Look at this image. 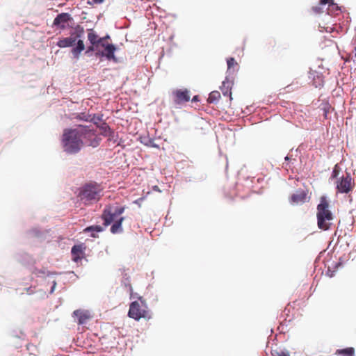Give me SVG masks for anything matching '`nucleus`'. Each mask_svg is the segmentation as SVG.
I'll return each mask as SVG.
<instances>
[{
  "instance_id": "f257e3e1",
  "label": "nucleus",
  "mask_w": 356,
  "mask_h": 356,
  "mask_svg": "<svg viewBox=\"0 0 356 356\" xmlns=\"http://www.w3.org/2000/svg\"><path fill=\"white\" fill-rule=\"evenodd\" d=\"M118 49L115 44L103 41V38L90 28V54L94 53L97 57L118 63L119 58L115 54Z\"/></svg>"
},
{
  "instance_id": "f03ea898",
  "label": "nucleus",
  "mask_w": 356,
  "mask_h": 356,
  "mask_svg": "<svg viewBox=\"0 0 356 356\" xmlns=\"http://www.w3.org/2000/svg\"><path fill=\"white\" fill-rule=\"evenodd\" d=\"M317 225L320 229L327 231L332 225L331 220L334 219V214L329 209L327 197L323 195L320 198V202L317 205L316 212Z\"/></svg>"
},
{
  "instance_id": "7ed1b4c3",
  "label": "nucleus",
  "mask_w": 356,
  "mask_h": 356,
  "mask_svg": "<svg viewBox=\"0 0 356 356\" xmlns=\"http://www.w3.org/2000/svg\"><path fill=\"white\" fill-rule=\"evenodd\" d=\"M83 34V29L80 26H77L71 33V35L63 38L57 42V45L60 48L72 47L77 41L76 47L72 49V53L74 58H78L80 53L84 50L85 45L83 40L79 39Z\"/></svg>"
},
{
  "instance_id": "20e7f679",
  "label": "nucleus",
  "mask_w": 356,
  "mask_h": 356,
  "mask_svg": "<svg viewBox=\"0 0 356 356\" xmlns=\"http://www.w3.org/2000/svg\"><path fill=\"white\" fill-rule=\"evenodd\" d=\"M62 141L65 152L71 154L79 152L83 146L81 131L78 129H65Z\"/></svg>"
},
{
  "instance_id": "39448f33",
  "label": "nucleus",
  "mask_w": 356,
  "mask_h": 356,
  "mask_svg": "<svg viewBox=\"0 0 356 356\" xmlns=\"http://www.w3.org/2000/svg\"><path fill=\"white\" fill-rule=\"evenodd\" d=\"M126 206L116 207L113 209L111 204L106 205L101 214V219L103 221V225L104 227L109 226L114 220L121 216L126 209Z\"/></svg>"
},
{
  "instance_id": "423d86ee",
  "label": "nucleus",
  "mask_w": 356,
  "mask_h": 356,
  "mask_svg": "<svg viewBox=\"0 0 356 356\" xmlns=\"http://www.w3.org/2000/svg\"><path fill=\"white\" fill-rule=\"evenodd\" d=\"M103 117L104 115L102 113H90V136L95 132H99L100 134L109 126Z\"/></svg>"
},
{
  "instance_id": "0eeeda50",
  "label": "nucleus",
  "mask_w": 356,
  "mask_h": 356,
  "mask_svg": "<svg viewBox=\"0 0 356 356\" xmlns=\"http://www.w3.org/2000/svg\"><path fill=\"white\" fill-rule=\"evenodd\" d=\"M147 311L145 309H141L140 303L137 300L132 301L129 305V309L127 316L138 321L141 318H146Z\"/></svg>"
},
{
  "instance_id": "6e6552de",
  "label": "nucleus",
  "mask_w": 356,
  "mask_h": 356,
  "mask_svg": "<svg viewBox=\"0 0 356 356\" xmlns=\"http://www.w3.org/2000/svg\"><path fill=\"white\" fill-rule=\"evenodd\" d=\"M352 177L349 172L346 176H342L337 181L336 189L339 193H348L352 191L353 186L351 184Z\"/></svg>"
},
{
  "instance_id": "1a4fd4ad",
  "label": "nucleus",
  "mask_w": 356,
  "mask_h": 356,
  "mask_svg": "<svg viewBox=\"0 0 356 356\" xmlns=\"http://www.w3.org/2000/svg\"><path fill=\"white\" fill-rule=\"evenodd\" d=\"M74 24V19L69 13H63L58 14L54 20L53 25L60 30L72 27Z\"/></svg>"
},
{
  "instance_id": "9d476101",
  "label": "nucleus",
  "mask_w": 356,
  "mask_h": 356,
  "mask_svg": "<svg viewBox=\"0 0 356 356\" xmlns=\"http://www.w3.org/2000/svg\"><path fill=\"white\" fill-rule=\"evenodd\" d=\"M190 90L187 88L176 89L172 91L174 97L173 102L175 104L179 105L190 101L191 95Z\"/></svg>"
},
{
  "instance_id": "9b49d317",
  "label": "nucleus",
  "mask_w": 356,
  "mask_h": 356,
  "mask_svg": "<svg viewBox=\"0 0 356 356\" xmlns=\"http://www.w3.org/2000/svg\"><path fill=\"white\" fill-rule=\"evenodd\" d=\"M309 197H307V193L302 189H298L295 193H293L289 197V202L293 205H301L308 202Z\"/></svg>"
},
{
  "instance_id": "f8f14e48",
  "label": "nucleus",
  "mask_w": 356,
  "mask_h": 356,
  "mask_svg": "<svg viewBox=\"0 0 356 356\" xmlns=\"http://www.w3.org/2000/svg\"><path fill=\"white\" fill-rule=\"evenodd\" d=\"M103 186L96 181H90V204L92 201L97 202L103 195Z\"/></svg>"
},
{
  "instance_id": "ddd939ff",
  "label": "nucleus",
  "mask_w": 356,
  "mask_h": 356,
  "mask_svg": "<svg viewBox=\"0 0 356 356\" xmlns=\"http://www.w3.org/2000/svg\"><path fill=\"white\" fill-rule=\"evenodd\" d=\"M233 86L234 77H229V76H226L225 80L222 83V86L220 87L222 95L224 96H228L230 102L233 99L232 95V89Z\"/></svg>"
},
{
  "instance_id": "4468645a",
  "label": "nucleus",
  "mask_w": 356,
  "mask_h": 356,
  "mask_svg": "<svg viewBox=\"0 0 356 356\" xmlns=\"http://www.w3.org/2000/svg\"><path fill=\"white\" fill-rule=\"evenodd\" d=\"M100 134L107 138L108 142H112L113 143H117L118 145H121L122 139L119 140V135L115 133L110 126L107 127L105 129L100 133Z\"/></svg>"
},
{
  "instance_id": "2eb2a0df",
  "label": "nucleus",
  "mask_w": 356,
  "mask_h": 356,
  "mask_svg": "<svg viewBox=\"0 0 356 356\" xmlns=\"http://www.w3.org/2000/svg\"><path fill=\"white\" fill-rule=\"evenodd\" d=\"M327 5V14L330 15H337L341 12L340 7L334 0H320V6Z\"/></svg>"
},
{
  "instance_id": "dca6fc26",
  "label": "nucleus",
  "mask_w": 356,
  "mask_h": 356,
  "mask_svg": "<svg viewBox=\"0 0 356 356\" xmlns=\"http://www.w3.org/2000/svg\"><path fill=\"white\" fill-rule=\"evenodd\" d=\"M309 78L313 81L315 88H321L324 86L323 76L321 71L313 70L310 68Z\"/></svg>"
},
{
  "instance_id": "f3484780",
  "label": "nucleus",
  "mask_w": 356,
  "mask_h": 356,
  "mask_svg": "<svg viewBox=\"0 0 356 356\" xmlns=\"http://www.w3.org/2000/svg\"><path fill=\"white\" fill-rule=\"evenodd\" d=\"M72 260L78 262L81 259L83 255V248L81 245H77L72 247L71 250Z\"/></svg>"
},
{
  "instance_id": "a211bd4d",
  "label": "nucleus",
  "mask_w": 356,
  "mask_h": 356,
  "mask_svg": "<svg viewBox=\"0 0 356 356\" xmlns=\"http://www.w3.org/2000/svg\"><path fill=\"white\" fill-rule=\"evenodd\" d=\"M140 142L147 147L159 148V145L154 143V140L149 136H140Z\"/></svg>"
},
{
  "instance_id": "6ab92c4d",
  "label": "nucleus",
  "mask_w": 356,
  "mask_h": 356,
  "mask_svg": "<svg viewBox=\"0 0 356 356\" xmlns=\"http://www.w3.org/2000/svg\"><path fill=\"white\" fill-rule=\"evenodd\" d=\"M102 136L99 132L92 134V136H90V147L94 148L98 147L102 140Z\"/></svg>"
},
{
  "instance_id": "aec40b11",
  "label": "nucleus",
  "mask_w": 356,
  "mask_h": 356,
  "mask_svg": "<svg viewBox=\"0 0 356 356\" xmlns=\"http://www.w3.org/2000/svg\"><path fill=\"white\" fill-rule=\"evenodd\" d=\"M110 232L113 234H122L124 232L123 227L120 222H117L115 220L110 225Z\"/></svg>"
},
{
  "instance_id": "412c9836",
  "label": "nucleus",
  "mask_w": 356,
  "mask_h": 356,
  "mask_svg": "<svg viewBox=\"0 0 356 356\" xmlns=\"http://www.w3.org/2000/svg\"><path fill=\"white\" fill-rule=\"evenodd\" d=\"M74 315L78 318L79 324L86 323L89 318L88 315L81 310H75L74 312Z\"/></svg>"
},
{
  "instance_id": "4be33fe9",
  "label": "nucleus",
  "mask_w": 356,
  "mask_h": 356,
  "mask_svg": "<svg viewBox=\"0 0 356 356\" xmlns=\"http://www.w3.org/2000/svg\"><path fill=\"white\" fill-rule=\"evenodd\" d=\"M336 354L342 356H355V348L353 347H347L345 348L337 349Z\"/></svg>"
},
{
  "instance_id": "5701e85b",
  "label": "nucleus",
  "mask_w": 356,
  "mask_h": 356,
  "mask_svg": "<svg viewBox=\"0 0 356 356\" xmlns=\"http://www.w3.org/2000/svg\"><path fill=\"white\" fill-rule=\"evenodd\" d=\"M237 64L234 58L229 57L227 58V69L226 71V76H229V77H233L232 74L234 72V70H232V67Z\"/></svg>"
},
{
  "instance_id": "b1692460",
  "label": "nucleus",
  "mask_w": 356,
  "mask_h": 356,
  "mask_svg": "<svg viewBox=\"0 0 356 356\" xmlns=\"http://www.w3.org/2000/svg\"><path fill=\"white\" fill-rule=\"evenodd\" d=\"M79 197L81 200H85V204L89 201V185L86 184L83 188L79 192Z\"/></svg>"
},
{
  "instance_id": "393cba45",
  "label": "nucleus",
  "mask_w": 356,
  "mask_h": 356,
  "mask_svg": "<svg viewBox=\"0 0 356 356\" xmlns=\"http://www.w3.org/2000/svg\"><path fill=\"white\" fill-rule=\"evenodd\" d=\"M220 98V92L217 90H213L209 93L207 102L210 104H216L218 102Z\"/></svg>"
},
{
  "instance_id": "a878e982",
  "label": "nucleus",
  "mask_w": 356,
  "mask_h": 356,
  "mask_svg": "<svg viewBox=\"0 0 356 356\" xmlns=\"http://www.w3.org/2000/svg\"><path fill=\"white\" fill-rule=\"evenodd\" d=\"M106 227L102 225H90V237L95 238L96 233L102 232Z\"/></svg>"
},
{
  "instance_id": "bb28decb",
  "label": "nucleus",
  "mask_w": 356,
  "mask_h": 356,
  "mask_svg": "<svg viewBox=\"0 0 356 356\" xmlns=\"http://www.w3.org/2000/svg\"><path fill=\"white\" fill-rule=\"evenodd\" d=\"M122 285L124 287L127 288L129 291L132 293L133 288L131 284L130 277L127 275V273H124L122 280Z\"/></svg>"
},
{
  "instance_id": "cd10ccee",
  "label": "nucleus",
  "mask_w": 356,
  "mask_h": 356,
  "mask_svg": "<svg viewBox=\"0 0 356 356\" xmlns=\"http://www.w3.org/2000/svg\"><path fill=\"white\" fill-rule=\"evenodd\" d=\"M321 106H322V107L321 108V109L323 112L324 118L327 119L328 118L327 115H328V113L331 108V106L328 103L322 104Z\"/></svg>"
},
{
  "instance_id": "c85d7f7f",
  "label": "nucleus",
  "mask_w": 356,
  "mask_h": 356,
  "mask_svg": "<svg viewBox=\"0 0 356 356\" xmlns=\"http://www.w3.org/2000/svg\"><path fill=\"white\" fill-rule=\"evenodd\" d=\"M337 269L332 270L331 267H328L326 271V275L329 277H333L335 275Z\"/></svg>"
},
{
  "instance_id": "c756f323",
  "label": "nucleus",
  "mask_w": 356,
  "mask_h": 356,
  "mask_svg": "<svg viewBox=\"0 0 356 356\" xmlns=\"http://www.w3.org/2000/svg\"><path fill=\"white\" fill-rule=\"evenodd\" d=\"M343 265V260H342V257H340L338 262H334L333 264V268L334 269L337 270L339 268L342 267Z\"/></svg>"
},
{
  "instance_id": "7c9ffc66",
  "label": "nucleus",
  "mask_w": 356,
  "mask_h": 356,
  "mask_svg": "<svg viewBox=\"0 0 356 356\" xmlns=\"http://www.w3.org/2000/svg\"><path fill=\"white\" fill-rule=\"evenodd\" d=\"M322 6H320V4H319L318 6H313L312 9L313 12L316 14L321 13L323 12Z\"/></svg>"
},
{
  "instance_id": "2f4dec72",
  "label": "nucleus",
  "mask_w": 356,
  "mask_h": 356,
  "mask_svg": "<svg viewBox=\"0 0 356 356\" xmlns=\"http://www.w3.org/2000/svg\"><path fill=\"white\" fill-rule=\"evenodd\" d=\"M206 179V175L201 173L198 176H195L193 177V179L197 181H202Z\"/></svg>"
},
{
  "instance_id": "473e14b6",
  "label": "nucleus",
  "mask_w": 356,
  "mask_h": 356,
  "mask_svg": "<svg viewBox=\"0 0 356 356\" xmlns=\"http://www.w3.org/2000/svg\"><path fill=\"white\" fill-rule=\"evenodd\" d=\"M277 356H290L289 352L286 350H282L280 352H276Z\"/></svg>"
},
{
  "instance_id": "72a5a7b5",
  "label": "nucleus",
  "mask_w": 356,
  "mask_h": 356,
  "mask_svg": "<svg viewBox=\"0 0 356 356\" xmlns=\"http://www.w3.org/2000/svg\"><path fill=\"white\" fill-rule=\"evenodd\" d=\"M145 197H141L133 202L134 204H137L139 207L141 206L142 202L144 201Z\"/></svg>"
},
{
  "instance_id": "f704fd0d",
  "label": "nucleus",
  "mask_w": 356,
  "mask_h": 356,
  "mask_svg": "<svg viewBox=\"0 0 356 356\" xmlns=\"http://www.w3.org/2000/svg\"><path fill=\"white\" fill-rule=\"evenodd\" d=\"M338 166L337 165H336L334 166V168H333V170L332 172V178H337V177L338 176V172L337 171V169Z\"/></svg>"
},
{
  "instance_id": "c9c22d12",
  "label": "nucleus",
  "mask_w": 356,
  "mask_h": 356,
  "mask_svg": "<svg viewBox=\"0 0 356 356\" xmlns=\"http://www.w3.org/2000/svg\"><path fill=\"white\" fill-rule=\"evenodd\" d=\"M125 220V217L124 216H120L118 217H117L115 220L117 222H120V224H121L122 225V223L124 222V220Z\"/></svg>"
},
{
  "instance_id": "e433bc0d",
  "label": "nucleus",
  "mask_w": 356,
  "mask_h": 356,
  "mask_svg": "<svg viewBox=\"0 0 356 356\" xmlns=\"http://www.w3.org/2000/svg\"><path fill=\"white\" fill-rule=\"evenodd\" d=\"M137 298L140 300L142 306H143L145 308L147 307L146 301L143 299V298L142 296H138Z\"/></svg>"
},
{
  "instance_id": "4c0bfd02",
  "label": "nucleus",
  "mask_w": 356,
  "mask_h": 356,
  "mask_svg": "<svg viewBox=\"0 0 356 356\" xmlns=\"http://www.w3.org/2000/svg\"><path fill=\"white\" fill-rule=\"evenodd\" d=\"M105 0H92V2L90 1V5L92 3L94 4H101Z\"/></svg>"
},
{
  "instance_id": "58836bf2",
  "label": "nucleus",
  "mask_w": 356,
  "mask_h": 356,
  "mask_svg": "<svg viewBox=\"0 0 356 356\" xmlns=\"http://www.w3.org/2000/svg\"><path fill=\"white\" fill-rule=\"evenodd\" d=\"M200 97L199 95H194L191 99L192 102H200Z\"/></svg>"
},
{
  "instance_id": "ea45409f",
  "label": "nucleus",
  "mask_w": 356,
  "mask_h": 356,
  "mask_svg": "<svg viewBox=\"0 0 356 356\" xmlns=\"http://www.w3.org/2000/svg\"><path fill=\"white\" fill-rule=\"evenodd\" d=\"M101 38H103V41L107 42L108 40L111 39V36L109 34L106 33L104 36L101 37Z\"/></svg>"
},
{
  "instance_id": "a19ab883",
  "label": "nucleus",
  "mask_w": 356,
  "mask_h": 356,
  "mask_svg": "<svg viewBox=\"0 0 356 356\" xmlns=\"http://www.w3.org/2000/svg\"><path fill=\"white\" fill-rule=\"evenodd\" d=\"M56 281H54L53 282V286L51 289V291H50V293H53L54 290H55V288H56Z\"/></svg>"
},
{
  "instance_id": "79ce46f5",
  "label": "nucleus",
  "mask_w": 356,
  "mask_h": 356,
  "mask_svg": "<svg viewBox=\"0 0 356 356\" xmlns=\"http://www.w3.org/2000/svg\"><path fill=\"white\" fill-rule=\"evenodd\" d=\"M153 190H154V191H159V192H161V191H160V189H159V186H153Z\"/></svg>"
},
{
  "instance_id": "37998d69",
  "label": "nucleus",
  "mask_w": 356,
  "mask_h": 356,
  "mask_svg": "<svg viewBox=\"0 0 356 356\" xmlns=\"http://www.w3.org/2000/svg\"><path fill=\"white\" fill-rule=\"evenodd\" d=\"M284 160L286 161H289L291 160V157L289 156V155H286L285 157H284Z\"/></svg>"
},
{
  "instance_id": "c03bdc74",
  "label": "nucleus",
  "mask_w": 356,
  "mask_h": 356,
  "mask_svg": "<svg viewBox=\"0 0 356 356\" xmlns=\"http://www.w3.org/2000/svg\"><path fill=\"white\" fill-rule=\"evenodd\" d=\"M353 53L355 54V56L356 57V46L354 47Z\"/></svg>"
},
{
  "instance_id": "a18cd8bd",
  "label": "nucleus",
  "mask_w": 356,
  "mask_h": 356,
  "mask_svg": "<svg viewBox=\"0 0 356 356\" xmlns=\"http://www.w3.org/2000/svg\"><path fill=\"white\" fill-rule=\"evenodd\" d=\"M89 230V227H86L84 231H88Z\"/></svg>"
},
{
  "instance_id": "49530a36",
  "label": "nucleus",
  "mask_w": 356,
  "mask_h": 356,
  "mask_svg": "<svg viewBox=\"0 0 356 356\" xmlns=\"http://www.w3.org/2000/svg\"><path fill=\"white\" fill-rule=\"evenodd\" d=\"M90 111L93 110V108H92V105H90Z\"/></svg>"
}]
</instances>
